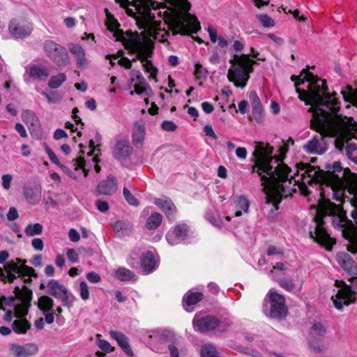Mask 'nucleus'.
<instances>
[{
    "mask_svg": "<svg viewBox=\"0 0 357 357\" xmlns=\"http://www.w3.org/2000/svg\"><path fill=\"white\" fill-rule=\"evenodd\" d=\"M161 127L164 130L174 132L176 130L177 126L172 121H164Z\"/></svg>",
    "mask_w": 357,
    "mask_h": 357,
    "instance_id": "obj_55",
    "label": "nucleus"
},
{
    "mask_svg": "<svg viewBox=\"0 0 357 357\" xmlns=\"http://www.w3.org/2000/svg\"><path fill=\"white\" fill-rule=\"evenodd\" d=\"M117 190V181L113 176H109L106 181L100 183L97 187V191L102 195H112Z\"/></svg>",
    "mask_w": 357,
    "mask_h": 357,
    "instance_id": "obj_28",
    "label": "nucleus"
},
{
    "mask_svg": "<svg viewBox=\"0 0 357 357\" xmlns=\"http://www.w3.org/2000/svg\"><path fill=\"white\" fill-rule=\"evenodd\" d=\"M98 346L105 353H111L114 350V347H112L107 340H101V335H97Z\"/></svg>",
    "mask_w": 357,
    "mask_h": 357,
    "instance_id": "obj_48",
    "label": "nucleus"
},
{
    "mask_svg": "<svg viewBox=\"0 0 357 357\" xmlns=\"http://www.w3.org/2000/svg\"><path fill=\"white\" fill-rule=\"evenodd\" d=\"M298 98L305 105H311L313 112L311 127L320 133L314 135L304 146L303 149L308 153L323 154L327 149L324 137H335V146L342 150L344 140L354 129L355 125L352 118L342 116L338 114L340 102L333 91H296Z\"/></svg>",
    "mask_w": 357,
    "mask_h": 357,
    "instance_id": "obj_2",
    "label": "nucleus"
},
{
    "mask_svg": "<svg viewBox=\"0 0 357 357\" xmlns=\"http://www.w3.org/2000/svg\"><path fill=\"white\" fill-rule=\"evenodd\" d=\"M68 259L72 263H77L79 261V255L78 253L73 248H69L66 252Z\"/></svg>",
    "mask_w": 357,
    "mask_h": 357,
    "instance_id": "obj_56",
    "label": "nucleus"
},
{
    "mask_svg": "<svg viewBox=\"0 0 357 357\" xmlns=\"http://www.w3.org/2000/svg\"><path fill=\"white\" fill-rule=\"evenodd\" d=\"M66 80V76L64 73H59L57 75L52 76L49 81V86L51 89H56L61 86Z\"/></svg>",
    "mask_w": 357,
    "mask_h": 357,
    "instance_id": "obj_43",
    "label": "nucleus"
},
{
    "mask_svg": "<svg viewBox=\"0 0 357 357\" xmlns=\"http://www.w3.org/2000/svg\"><path fill=\"white\" fill-rule=\"evenodd\" d=\"M252 118L258 123H261L264 120V112L262 106H256L252 107Z\"/></svg>",
    "mask_w": 357,
    "mask_h": 357,
    "instance_id": "obj_47",
    "label": "nucleus"
},
{
    "mask_svg": "<svg viewBox=\"0 0 357 357\" xmlns=\"http://www.w3.org/2000/svg\"><path fill=\"white\" fill-rule=\"evenodd\" d=\"M320 197L318 207L315 210L316 215L314 218L315 226L313 230L309 231V234L316 242L324 245L327 250H331L335 241L330 236L324 228V218L327 216L331 217L333 225L339 229L344 227V221L341 216L337 215L340 208L327 197L323 188L320 192Z\"/></svg>",
    "mask_w": 357,
    "mask_h": 357,
    "instance_id": "obj_3",
    "label": "nucleus"
},
{
    "mask_svg": "<svg viewBox=\"0 0 357 357\" xmlns=\"http://www.w3.org/2000/svg\"><path fill=\"white\" fill-rule=\"evenodd\" d=\"M47 287L49 293L56 299H59L67 291V288L56 280L48 282Z\"/></svg>",
    "mask_w": 357,
    "mask_h": 357,
    "instance_id": "obj_32",
    "label": "nucleus"
},
{
    "mask_svg": "<svg viewBox=\"0 0 357 357\" xmlns=\"http://www.w3.org/2000/svg\"><path fill=\"white\" fill-rule=\"evenodd\" d=\"M145 137V127L143 124L135 123L132 130V142L135 147L142 146Z\"/></svg>",
    "mask_w": 357,
    "mask_h": 357,
    "instance_id": "obj_33",
    "label": "nucleus"
},
{
    "mask_svg": "<svg viewBox=\"0 0 357 357\" xmlns=\"http://www.w3.org/2000/svg\"><path fill=\"white\" fill-rule=\"evenodd\" d=\"M123 193L126 200L129 204L135 206H137L139 204L137 199L130 193L128 188H124Z\"/></svg>",
    "mask_w": 357,
    "mask_h": 357,
    "instance_id": "obj_49",
    "label": "nucleus"
},
{
    "mask_svg": "<svg viewBox=\"0 0 357 357\" xmlns=\"http://www.w3.org/2000/svg\"><path fill=\"white\" fill-rule=\"evenodd\" d=\"M249 98L252 107L261 105V101L255 91L250 92Z\"/></svg>",
    "mask_w": 357,
    "mask_h": 357,
    "instance_id": "obj_60",
    "label": "nucleus"
},
{
    "mask_svg": "<svg viewBox=\"0 0 357 357\" xmlns=\"http://www.w3.org/2000/svg\"><path fill=\"white\" fill-rule=\"evenodd\" d=\"M206 220L213 225L217 227H221L223 225V221L219 215H215L212 211H207L206 213Z\"/></svg>",
    "mask_w": 357,
    "mask_h": 357,
    "instance_id": "obj_46",
    "label": "nucleus"
},
{
    "mask_svg": "<svg viewBox=\"0 0 357 357\" xmlns=\"http://www.w3.org/2000/svg\"><path fill=\"white\" fill-rule=\"evenodd\" d=\"M336 259L338 264L349 275L352 277L357 275V266L355 264L352 257L346 252H338L336 255Z\"/></svg>",
    "mask_w": 357,
    "mask_h": 357,
    "instance_id": "obj_21",
    "label": "nucleus"
},
{
    "mask_svg": "<svg viewBox=\"0 0 357 357\" xmlns=\"http://www.w3.org/2000/svg\"><path fill=\"white\" fill-rule=\"evenodd\" d=\"M234 204L235 208L236 217L240 216L243 213H246L248 212L250 207V202L248 199L244 196H237L234 198Z\"/></svg>",
    "mask_w": 357,
    "mask_h": 357,
    "instance_id": "obj_34",
    "label": "nucleus"
},
{
    "mask_svg": "<svg viewBox=\"0 0 357 357\" xmlns=\"http://www.w3.org/2000/svg\"><path fill=\"white\" fill-rule=\"evenodd\" d=\"M250 56L258 61L266 60V59H260L259 52L254 47H251L250 54H234L229 61L235 67L234 69L229 70L228 78L236 87H245L250 74L254 71V66L258 65L257 61L250 59Z\"/></svg>",
    "mask_w": 357,
    "mask_h": 357,
    "instance_id": "obj_4",
    "label": "nucleus"
},
{
    "mask_svg": "<svg viewBox=\"0 0 357 357\" xmlns=\"http://www.w3.org/2000/svg\"><path fill=\"white\" fill-rule=\"evenodd\" d=\"M14 317L17 318L14 321L12 327L17 334H24L30 328V324L24 318L28 313V308L25 305H18L14 308Z\"/></svg>",
    "mask_w": 357,
    "mask_h": 357,
    "instance_id": "obj_15",
    "label": "nucleus"
},
{
    "mask_svg": "<svg viewBox=\"0 0 357 357\" xmlns=\"http://www.w3.org/2000/svg\"><path fill=\"white\" fill-rule=\"evenodd\" d=\"M109 335L112 338L114 339L118 343L119 346L128 356H133V351L129 344L128 338L121 332L110 331Z\"/></svg>",
    "mask_w": 357,
    "mask_h": 357,
    "instance_id": "obj_26",
    "label": "nucleus"
},
{
    "mask_svg": "<svg viewBox=\"0 0 357 357\" xmlns=\"http://www.w3.org/2000/svg\"><path fill=\"white\" fill-rule=\"evenodd\" d=\"M10 351L14 357H30L37 354L38 348L33 343L24 345L13 344L10 346Z\"/></svg>",
    "mask_w": 357,
    "mask_h": 357,
    "instance_id": "obj_20",
    "label": "nucleus"
},
{
    "mask_svg": "<svg viewBox=\"0 0 357 357\" xmlns=\"http://www.w3.org/2000/svg\"><path fill=\"white\" fill-rule=\"evenodd\" d=\"M22 119L28 126L31 133L33 134L35 128L40 127V121L37 116L31 110H24L22 113Z\"/></svg>",
    "mask_w": 357,
    "mask_h": 357,
    "instance_id": "obj_30",
    "label": "nucleus"
},
{
    "mask_svg": "<svg viewBox=\"0 0 357 357\" xmlns=\"http://www.w3.org/2000/svg\"><path fill=\"white\" fill-rule=\"evenodd\" d=\"M31 245L36 250L42 251L44 248V243L41 238H35L31 241Z\"/></svg>",
    "mask_w": 357,
    "mask_h": 357,
    "instance_id": "obj_61",
    "label": "nucleus"
},
{
    "mask_svg": "<svg viewBox=\"0 0 357 357\" xmlns=\"http://www.w3.org/2000/svg\"><path fill=\"white\" fill-rule=\"evenodd\" d=\"M150 56H146L144 59H141L139 60L143 63L145 71L150 74V77L152 79H156L158 69L156 67L153 66L152 62L150 60H148V58Z\"/></svg>",
    "mask_w": 357,
    "mask_h": 357,
    "instance_id": "obj_42",
    "label": "nucleus"
},
{
    "mask_svg": "<svg viewBox=\"0 0 357 357\" xmlns=\"http://www.w3.org/2000/svg\"><path fill=\"white\" fill-rule=\"evenodd\" d=\"M79 296L84 301L89 298V286L85 281H81L79 283Z\"/></svg>",
    "mask_w": 357,
    "mask_h": 357,
    "instance_id": "obj_51",
    "label": "nucleus"
},
{
    "mask_svg": "<svg viewBox=\"0 0 357 357\" xmlns=\"http://www.w3.org/2000/svg\"><path fill=\"white\" fill-rule=\"evenodd\" d=\"M273 149L268 144L259 143L257 145L253 155L257 163L252 167L261 176V185L268 202H272L278 209V205L282 197L291 195L296 191L295 186L303 195L310 193L307 185L319 183L321 190L324 184L331 192L333 198L339 200L342 195V189L356 179L357 175L348 168L343 169L339 161L335 162L326 176L318 167L300 162L296 165V172L290 175L291 170L279 158L273 157Z\"/></svg>",
    "mask_w": 357,
    "mask_h": 357,
    "instance_id": "obj_1",
    "label": "nucleus"
},
{
    "mask_svg": "<svg viewBox=\"0 0 357 357\" xmlns=\"http://www.w3.org/2000/svg\"><path fill=\"white\" fill-rule=\"evenodd\" d=\"M279 284L282 288H284L288 291H291L295 288V284L294 282L291 280H280Z\"/></svg>",
    "mask_w": 357,
    "mask_h": 357,
    "instance_id": "obj_54",
    "label": "nucleus"
},
{
    "mask_svg": "<svg viewBox=\"0 0 357 357\" xmlns=\"http://www.w3.org/2000/svg\"><path fill=\"white\" fill-rule=\"evenodd\" d=\"M24 196L29 204L36 205L41 200V190L37 187L25 188L24 189Z\"/></svg>",
    "mask_w": 357,
    "mask_h": 357,
    "instance_id": "obj_31",
    "label": "nucleus"
},
{
    "mask_svg": "<svg viewBox=\"0 0 357 357\" xmlns=\"http://www.w3.org/2000/svg\"><path fill=\"white\" fill-rule=\"evenodd\" d=\"M155 2L153 1L152 0H146V5L143 9L142 12V18L144 20H147V22H154L155 16V14L151 12V8L155 9L154 7V4Z\"/></svg>",
    "mask_w": 357,
    "mask_h": 357,
    "instance_id": "obj_39",
    "label": "nucleus"
},
{
    "mask_svg": "<svg viewBox=\"0 0 357 357\" xmlns=\"http://www.w3.org/2000/svg\"><path fill=\"white\" fill-rule=\"evenodd\" d=\"M62 305L68 308H70L76 300L75 296L67 291L59 299Z\"/></svg>",
    "mask_w": 357,
    "mask_h": 357,
    "instance_id": "obj_45",
    "label": "nucleus"
},
{
    "mask_svg": "<svg viewBox=\"0 0 357 357\" xmlns=\"http://www.w3.org/2000/svg\"><path fill=\"white\" fill-rule=\"evenodd\" d=\"M2 179V187L5 190H9L10 188V183L13 180V176L11 174H3L1 177Z\"/></svg>",
    "mask_w": 357,
    "mask_h": 357,
    "instance_id": "obj_57",
    "label": "nucleus"
},
{
    "mask_svg": "<svg viewBox=\"0 0 357 357\" xmlns=\"http://www.w3.org/2000/svg\"><path fill=\"white\" fill-rule=\"evenodd\" d=\"M266 301L270 304L269 315L271 318L283 319L287 314V307L285 304L284 297L271 289L266 297Z\"/></svg>",
    "mask_w": 357,
    "mask_h": 357,
    "instance_id": "obj_11",
    "label": "nucleus"
},
{
    "mask_svg": "<svg viewBox=\"0 0 357 357\" xmlns=\"http://www.w3.org/2000/svg\"><path fill=\"white\" fill-rule=\"evenodd\" d=\"M30 79L36 81H45L50 75V71L44 66L31 65L26 68Z\"/></svg>",
    "mask_w": 357,
    "mask_h": 357,
    "instance_id": "obj_25",
    "label": "nucleus"
},
{
    "mask_svg": "<svg viewBox=\"0 0 357 357\" xmlns=\"http://www.w3.org/2000/svg\"><path fill=\"white\" fill-rule=\"evenodd\" d=\"M114 276L116 279L122 282H126L135 280V274L130 270L124 268H119L114 273Z\"/></svg>",
    "mask_w": 357,
    "mask_h": 357,
    "instance_id": "obj_35",
    "label": "nucleus"
},
{
    "mask_svg": "<svg viewBox=\"0 0 357 357\" xmlns=\"http://www.w3.org/2000/svg\"><path fill=\"white\" fill-rule=\"evenodd\" d=\"M178 344V338L175 343H171L168 345V348L170 353V357H178V350L176 345Z\"/></svg>",
    "mask_w": 357,
    "mask_h": 357,
    "instance_id": "obj_63",
    "label": "nucleus"
},
{
    "mask_svg": "<svg viewBox=\"0 0 357 357\" xmlns=\"http://www.w3.org/2000/svg\"><path fill=\"white\" fill-rule=\"evenodd\" d=\"M193 328L195 331L206 332L215 329L219 325V320L213 316H202L196 314L193 319Z\"/></svg>",
    "mask_w": 357,
    "mask_h": 357,
    "instance_id": "obj_17",
    "label": "nucleus"
},
{
    "mask_svg": "<svg viewBox=\"0 0 357 357\" xmlns=\"http://www.w3.org/2000/svg\"><path fill=\"white\" fill-rule=\"evenodd\" d=\"M160 24V21L149 22L144 31L149 36L156 38L161 30Z\"/></svg>",
    "mask_w": 357,
    "mask_h": 357,
    "instance_id": "obj_40",
    "label": "nucleus"
},
{
    "mask_svg": "<svg viewBox=\"0 0 357 357\" xmlns=\"http://www.w3.org/2000/svg\"><path fill=\"white\" fill-rule=\"evenodd\" d=\"M43 227L40 223L29 224L24 229V232L28 236H33L42 234Z\"/></svg>",
    "mask_w": 357,
    "mask_h": 357,
    "instance_id": "obj_41",
    "label": "nucleus"
},
{
    "mask_svg": "<svg viewBox=\"0 0 357 357\" xmlns=\"http://www.w3.org/2000/svg\"><path fill=\"white\" fill-rule=\"evenodd\" d=\"M258 20L265 27H272L275 25L274 20L267 15H259Z\"/></svg>",
    "mask_w": 357,
    "mask_h": 357,
    "instance_id": "obj_52",
    "label": "nucleus"
},
{
    "mask_svg": "<svg viewBox=\"0 0 357 357\" xmlns=\"http://www.w3.org/2000/svg\"><path fill=\"white\" fill-rule=\"evenodd\" d=\"M107 20L108 21L107 22V29L109 31H113L114 29L119 28L120 26V24L115 18H114L113 16H112L111 18L108 17Z\"/></svg>",
    "mask_w": 357,
    "mask_h": 357,
    "instance_id": "obj_59",
    "label": "nucleus"
},
{
    "mask_svg": "<svg viewBox=\"0 0 357 357\" xmlns=\"http://www.w3.org/2000/svg\"><path fill=\"white\" fill-rule=\"evenodd\" d=\"M89 148L91 151L88 153V156L91 157L93 154H95V155L92 158L91 161L92 164L93 165L95 171L97 173H99L101 170L100 167L98 165L99 159L98 158V154L100 152V149L98 148V146L95 145V143L92 139L89 141Z\"/></svg>",
    "mask_w": 357,
    "mask_h": 357,
    "instance_id": "obj_36",
    "label": "nucleus"
},
{
    "mask_svg": "<svg viewBox=\"0 0 357 357\" xmlns=\"http://www.w3.org/2000/svg\"><path fill=\"white\" fill-rule=\"evenodd\" d=\"M43 95L46 97L50 103H57L62 98L59 91H43Z\"/></svg>",
    "mask_w": 357,
    "mask_h": 357,
    "instance_id": "obj_44",
    "label": "nucleus"
},
{
    "mask_svg": "<svg viewBox=\"0 0 357 357\" xmlns=\"http://www.w3.org/2000/svg\"><path fill=\"white\" fill-rule=\"evenodd\" d=\"M126 41L124 47L132 54H137V59H144L146 56H151L153 50V46L149 45L142 41L140 34L137 31L132 32L128 30L124 33Z\"/></svg>",
    "mask_w": 357,
    "mask_h": 357,
    "instance_id": "obj_7",
    "label": "nucleus"
},
{
    "mask_svg": "<svg viewBox=\"0 0 357 357\" xmlns=\"http://www.w3.org/2000/svg\"><path fill=\"white\" fill-rule=\"evenodd\" d=\"M148 343L151 349L157 353H165L167 346L175 343L176 336L166 329H155L149 332Z\"/></svg>",
    "mask_w": 357,
    "mask_h": 357,
    "instance_id": "obj_8",
    "label": "nucleus"
},
{
    "mask_svg": "<svg viewBox=\"0 0 357 357\" xmlns=\"http://www.w3.org/2000/svg\"><path fill=\"white\" fill-rule=\"evenodd\" d=\"M314 66L312 67L307 66L301 70L299 75H291V79L294 82L296 89H301L298 86L305 82H308L307 89H328L326 79H321L310 72V68L314 69Z\"/></svg>",
    "mask_w": 357,
    "mask_h": 357,
    "instance_id": "obj_9",
    "label": "nucleus"
},
{
    "mask_svg": "<svg viewBox=\"0 0 357 357\" xmlns=\"http://www.w3.org/2000/svg\"><path fill=\"white\" fill-rule=\"evenodd\" d=\"M9 257V254L6 250L0 251V264H3L6 273H8V281L10 282H13L15 279V274L18 276L24 274L27 271L28 272L33 271L32 268H29L26 266L21 264V259H16L17 261H10L5 263L6 260Z\"/></svg>",
    "mask_w": 357,
    "mask_h": 357,
    "instance_id": "obj_13",
    "label": "nucleus"
},
{
    "mask_svg": "<svg viewBox=\"0 0 357 357\" xmlns=\"http://www.w3.org/2000/svg\"><path fill=\"white\" fill-rule=\"evenodd\" d=\"M76 56V63L79 68L84 69L87 67L88 62L85 56V52L80 54Z\"/></svg>",
    "mask_w": 357,
    "mask_h": 357,
    "instance_id": "obj_53",
    "label": "nucleus"
},
{
    "mask_svg": "<svg viewBox=\"0 0 357 357\" xmlns=\"http://www.w3.org/2000/svg\"><path fill=\"white\" fill-rule=\"evenodd\" d=\"M132 150V146L128 141H119L114 147L113 155L117 159L125 158L130 155Z\"/></svg>",
    "mask_w": 357,
    "mask_h": 357,
    "instance_id": "obj_29",
    "label": "nucleus"
},
{
    "mask_svg": "<svg viewBox=\"0 0 357 357\" xmlns=\"http://www.w3.org/2000/svg\"><path fill=\"white\" fill-rule=\"evenodd\" d=\"M335 285L337 289L335 294L331 296V299L335 308L340 310L344 306L354 303L356 295L351 287L343 281L336 280Z\"/></svg>",
    "mask_w": 357,
    "mask_h": 357,
    "instance_id": "obj_12",
    "label": "nucleus"
},
{
    "mask_svg": "<svg viewBox=\"0 0 357 357\" xmlns=\"http://www.w3.org/2000/svg\"><path fill=\"white\" fill-rule=\"evenodd\" d=\"M343 195L337 202H349L357 208V177L342 189Z\"/></svg>",
    "mask_w": 357,
    "mask_h": 357,
    "instance_id": "obj_24",
    "label": "nucleus"
},
{
    "mask_svg": "<svg viewBox=\"0 0 357 357\" xmlns=\"http://www.w3.org/2000/svg\"><path fill=\"white\" fill-rule=\"evenodd\" d=\"M162 221V216L160 213L155 212L153 213L147 219L146 227L148 229H155L161 224Z\"/></svg>",
    "mask_w": 357,
    "mask_h": 357,
    "instance_id": "obj_38",
    "label": "nucleus"
},
{
    "mask_svg": "<svg viewBox=\"0 0 357 357\" xmlns=\"http://www.w3.org/2000/svg\"><path fill=\"white\" fill-rule=\"evenodd\" d=\"M171 1L174 5L183 4L182 8L185 11V13L169 16L167 24L173 34L176 35L179 33L183 36H187L191 33H197L201 29V26L197 17L188 12L190 9V3L188 0Z\"/></svg>",
    "mask_w": 357,
    "mask_h": 357,
    "instance_id": "obj_5",
    "label": "nucleus"
},
{
    "mask_svg": "<svg viewBox=\"0 0 357 357\" xmlns=\"http://www.w3.org/2000/svg\"><path fill=\"white\" fill-rule=\"evenodd\" d=\"M190 230L185 224H178L167 232L166 239L169 245H175L187 241Z\"/></svg>",
    "mask_w": 357,
    "mask_h": 357,
    "instance_id": "obj_16",
    "label": "nucleus"
},
{
    "mask_svg": "<svg viewBox=\"0 0 357 357\" xmlns=\"http://www.w3.org/2000/svg\"><path fill=\"white\" fill-rule=\"evenodd\" d=\"M341 93L346 99L348 96V101L357 106V91H341Z\"/></svg>",
    "mask_w": 357,
    "mask_h": 357,
    "instance_id": "obj_50",
    "label": "nucleus"
},
{
    "mask_svg": "<svg viewBox=\"0 0 357 357\" xmlns=\"http://www.w3.org/2000/svg\"><path fill=\"white\" fill-rule=\"evenodd\" d=\"M326 334V327L321 323L312 325L310 331V335L312 339L319 340L325 337Z\"/></svg>",
    "mask_w": 357,
    "mask_h": 357,
    "instance_id": "obj_37",
    "label": "nucleus"
},
{
    "mask_svg": "<svg viewBox=\"0 0 357 357\" xmlns=\"http://www.w3.org/2000/svg\"><path fill=\"white\" fill-rule=\"evenodd\" d=\"M43 48L47 56L56 66H65L68 63L69 56L64 47L49 40L43 43Z\"/></svg>",
    "mask_w": 357,
    "mask_h": 357,
    "instance_id": "obj_10",
    "label": "nucleus"
},
{
    "mask_svg": "<svg viewBox=\"0 0 357 357\" xmlns=\"http://www.w3.org/2000/svg\"><path fill=\"white\" fill-rule=\"evenodd\" d=\"M206 70L200 63H196L195 65V76L197 79H201L205 76Z\"/></svg>",
    "mask_w": 357,
    "mask_h": 357,
    "instance_id": "obj_58",
    "label": "nucleus"
},
{
    "mask_svg": "<svg viewBox=\"0 0 357 357\" xmlns=\"http://www.w3.org/2000/svg\"><path fill=\"white\" fill-rule=\"evenodd\" d=\"M45 151L52 162L60 167L65 173L75 180L79 178L82 176L86 177L88 172L92 167L90 161L86 163L84 158L79 157L73 160L75 171H71L59 162L57 156L46 144H45Z\"/></svg>",
    "mask_w": 357,
    "mask_h": 357,
    "instance_id": "obj_6",
    "label": "nucleus"
},
{
    "mask_svg": "<svg viewBox=\"0 0 357 357\" xmlns=\"http://www.w3.org/2000/svg\"><path fill=\"white\" fill-rule=\"evenodd\" d=\"M86 277L89 282L93 283H98L101 280L100 276L95 272L88 273Z\"/></svg>",
    "mask_w": 357,
    "mask_h": 357,
    "instance_id": "obj_64",
    "label": "nucleus"
},
{
    "mask_svg": "<svg viewBox=\"0 0 357 357\" xmlns=\"http://www.w3.org/2000/svg\"><path fill=\"white\" fill-rule=\"evenodd\" d=\"M159 259L155 250H147L143 252L141 264L146 273L153 271L158 266Z\"/></svg>",
    "mask_w": 357,
    "mask_h": 357,
    "instance_id": "obj_22",
    "label": "nucleus"
},
{
    "mask_svg": "<svg viewBox=\"0 0 357 357\" xmlns=\"http://www.w3.org/2000/svg\"><path fill=\"white\" fill-rule=\"evenodd\" d=\"M54 301L48 296H42L38 300V307L45 317V322L51 324L54 321V312L52 309Z\"/></svg>",
    "mask_w": 357,
    "mask_h": 357,
    "instance_id": "obj_18",
    "label": "nucleus"
},
{
    "mask_svg": "<svg viewBox=\"0 0 357 357\" xmlns=\"http://www.w3.org/2000/svg\"><path fill=\"white\" fill-rule=\"evenodd\" d=\"M153 203L165 213L168 219H175L176 208L171 199L163 196L155 198L153 199Z\"/></svg>",
    "mask_w": 357,
    "mask_h": 357,
    "instance_id": "obj_19",
    "label": "nucleus"
},
{
    "mask_svg": "<svg viewBox=\"0 0 357 357\" xmlns=\"http://www.w3.org/2000/svg\"><path fill=\"white\" fill-rule=\"evenodd\" d=\"M352 122L355 125V128H354V129H349V132L344 140V144L347 143L346 153L348 158L357 163V144L349 142V139L351 138L357 139V123L354 121L353 119Z\"/></svg>",
    "mask_w": 357,
    "mask_h": 357,
    "instance_id": "obj_23",
    "label": "nucleus"
},
{
    "mask_svg": "<svg viewBox=\"0 0 357 357\" xmlns=\"http://www.w3.org/2000/svg\"><path fill=\"white\" fill-rule=\"evenodd\" d=\"M69 50H70V53L74 54L75 56H78L84 52L82 47L78 44L72 45L69 47Z\"/></svg>",
    "mask_w": 357,
    "mask_h": 357,
    "instance_id": "obj_62",
    "label": "nucleus"
},
{
    "mask_svg": "<svg viewBox=\"0 0 357 357\" xmlns=\"http://www.w3.org/2000/svg\"><path fill=\"white\" fill-rule=\"evenodd\" d=\"M8 31L13 38L22 39L31 33L33 25L27 20L14 18L9 22Z\"/></svg>",
    "mask_w": 357,
    "mask_h": 357,
    "instance_id": "obj_14",
    "label": "nucleus"
},
{
    "mask_svg": "<svg viewBox=\"0 0 357 357\" xmlns=\"http://www.w3.org/2000/svg\"><path fill=\"white\" fill-rule=\"evenodd\" d=\"M203 298V294L200 292L189 291L183 298V305L187 312H192L193 306L199 302Z\"/></svg>",
    "mask_w": 357,
    "mask_h": 357,
    "instance_id": "obj_27",
    "label": "nucleus"
}]
</instances>
